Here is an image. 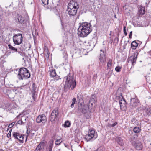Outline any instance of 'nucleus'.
<instances>
[{
  "label": "nucleus",
  "mask_w": 151,
  "mask_h": 151,
  "mask_svg": "<svg viewBox=\"0 0 151 151\" xmlns=\"http://www.w3.org/2000/svg\"><path fill=\"white\" fill-rule=\"evenodd\" d=\"M92 31L91 25L87 22L81 24L78 29V34L81 37L87 36Z\"/></svg>",
  "instance_id": "f257e3e1"
},
{
  "label": "nucleus",
  "mask_w": 151,
  "mask_h": 151,
  "mask_svg": "<svg viewBox=\"0 0 151 151\" xmlns=\"http://www.w3.org/2000/svg\"><path fill=\"white\" fill-rule=\"evenodd\" d=\"M79 7V6L77 3L73 0L70 2V3L68 4L67 12L70 18H73L76 17L77 9Z\"/></svg>",
  "instance_id": "f03ea898"
},
{
  "label": "nucleus",
  "mask_w": 151,
  "mask_h": 151,
  "mask_svg": "<svg viewBox=\"0 0 151 151\" xmlns=\"http://www.w3.org/2000/svg\"><path fill=\"white\" fill-rule=\"evenodd\" d=\"M64 78L66 80L64 87L65 89L67 90L71 88V90H73L76 87V81L72 74L69 73Z\"/></svg>",
  "instance_id": "7ed1b4c3"
},
{
  "label": "nucleus",
  "mask_w": 151,
  "mask_h": 151,
  "mask_svg": "<svg viewBox=\"0 0 151 151\" xmlns=\"http://www.w3.org/2000/svg\"><path fill=\"white\" fill-rule=\"evenodd\" d=\"M30 75L29 70L26 68H20L18 71L17 77L19 80L26 79L30 78Z\"/></svg>",
  "instance_id": "20e7f679"
},
{
  "label": "nucleus",
  "mask_w": 151,
  "mask_h": 151,
  "mask_svg": "<svg viewBox=\"0 0 151 151\" xmlns=\"http://www.w3.org/2000/svg\"><path fill=\"white\" fill-rule=\"evenodd\" d=\"M59 116V109L56 108L53 110L50 116V120L51 122L54 123L58 120Z\"/></svg>",
  "instance_id": "39448f33"
},
{
  "label": "nucleus",
  "mask_w": 151,
  "mask_h": 151,
  "mask_svg": "<svg viewBox=\"0 0 151 151\" xmlns=\"http://www.w3.org/2000/svg\"><path fill=\"white\" fill-rule=\"evenodd\" d=\"M97 137V134L95 133L94 129H89L88 134L85 135V139L88 142L92 138L96 139Z\"/></svg>",
  "instance_id": "423d86ee"
},
{
  "label": "nucleus",
  "mask_w": 151,
  "mask_h": 151,
  "mask_svg": "<svg viewBox=\"0 0 151 151\" xmlns=\"http://www.w3.org/2000/svg\"><path fill=\"white\" fill-rule=\"evenodd\" d=\"M13 40L15 44L20 45L22 43L23 41L22 35L21 33L14 34L13 37Z\"/></svg>",
  "instance_id": "0eeeda50"
},
{
  "label": "nucleus",
  "mask_w": 151,
  "mask_h": 151,
  "mask_svg": "<svg viewBox=\"0 0 151 151\" xmlns=\"http://www.w3.org/2000/svg\"><path fill=\"white\" fill-rule=\"evenodd\" d=\"M138 53L137 52H135L134 53V55L130 56L128 59V63L131 64L132 66L134 67V65L136 63L137 59V58Z\"/></svg>",
  "instance_id": "6e6552de"
},
{
  "label": "nucleus",
  "mask_w": 151,
  "mask_h": 151,
  "mask_svg": "<svg viewBox=\"0 0 151 151\" xmlns=\"http://www.w3.org/2000/svg\"><path fill=\"white\" fill-rule=\"evenodd\" d=\"M36 121L37 123L44 124L47 122V118L44 114L39 115L36 118Z\"/></svg>",
  "instance_id": "1a4fd4ad"
},
{
  "label": "nucleus",
  "mask_w": 151,
  "mask_h": 151,
  "mask_svg": "<svg viewBox=\"0 0 151 151\" xmlns=\"http://www.w3.org/2000/svg\"><path fill=\"white\" fill-rule=\"evenodd\" d=\"M118 97L121 108H122V107L125 106L126 102L124 99L123 97L122 94H121Z\"/></svg>",
  "instance_id": "9d476101"
},
{
  "label": "nucleus",
  "mask_w": 151,
  "mask_h": 151,
  "mask_svg": "<svg viewBox=\"0 0 151 151\" xmlns=\"http://www.w3.org/2000/svg\"><path fill=\"white\" fill-rule=\"evenodd\" d=\"M99 60L100 62L102 63H104L106 60V56L105 52L102 50H100V57Z\"/></svg>",
  "instance_id": "9b49d317"
},
{
  "label": "nucleus",
  "mask_w": 151,
  "mask_h": 151,
  "mask_svg": "<svg viewBox=\"0 0 151 151\" xmlns=\"http://www.w3.org/2000/svg\"><path fill=\"white\" fill-rule=\"evenodd\" d=\"M15 20L16 22L21 24H23L25 20L24 17L19 15H17Z\"/></svg>",
  "instance_id": "f8f14e48"
},
{
  "label": "nucleus",
  "mask_w": 151,
  "mask_h": 151,
  "mask_svg": "<svg viewBox=\"0 0 151 151\" xmlns=\"http://www.w3.org/2000/svg\"><path fill=\"white\" fill-rule=\"evenodd\" d=\"M45 145L44 142H40L37 146L34 151H43Z\"/></svg>",
  "instance_id": "ddd939ff"
},
{
  "label": "nucleus",
  "mask_w": 151,
  "mask_h": 151,
  "mask_svg": "<svg viewBox=\"0 0 151 151\" xmlns=\"http://www.w3.org/2000/svg\"><path fill=\"white\" fill-rule=\"evenodd\" d=\"M132 145L137 150H139L142 148V145L140 143L134 142L132 144Z\"/></svg>",
  "instance_id": "4468645a"
},
{
  "label": "nucleus",
  "mask_w": 151,
  "mask_h": 151,
  "mask_svg": "<svg viewBox=\"0 0 151 151\" xmlns=\"http://www.w3.org/2000/svg\"><path fill=\"white\" fill-rule=\"evenodd\" d=\"M138 100L135 98H131L130 100V105L133 107H135L137 106Z\"/></svg>",
  "instance_id": "2eb2a0df"
},
{
  "label": "nucleus",
  "mask_w": 151,
  "mask_h": 151,
  "mask_svg": "<svg viewBox=\"0 0 151 151\" xmlns=\"http://www.w3.org/2000/svg\"><path fill=\"white\" fill-rule=\"evenodd\" d=\"M116 141L120 146H123L124 144V141L121 137H117L115 139Z\"/></svg>",
  "instance_id": "dca6fc26"
},
{
  "label": "nucleus",
  "mask_w": 151,
  "mask_h": 151,
  "mask_svg": "<svg viewBox=\"0 0 151 151\" xmlns=\"http://www.w3.org/2000/svg\"><path fill=\"white\" fill-rule=\"evenodd\" d=\"M53 141L52 140L50 141L49 146L46 149V151H52L53 147Z\"/></svg>",
  "instance_id": "f3484780"
},
{
  "label": "nucleus",
  "mask_w": 151,
  "mask_h": 151,
  "mask_svg": "<svg viewBox=\"0 0 151 151\" xmlns=\"http://www.w3.org/2000/svg\"><path fill=\"white\" fill-rule=\"evenodd\" d=\"M145 7L140 6L139 9V14L143 15L145 14Z\"/></svg>",
  "instance_id": "a211bd4d"
},
{
  "label": "nucleus",
  "mask_w": 151,
  "mask_h": 151,
  "mask_svg": "<svg viewBox=\"0 0 151 151\" xmlns=\"http://www.w3.org/2000/svg\"><path fill=\"white\" fill-rule=\"evenodd\" d=\"M21 134L20 133L16 132H14L12 133V136L13 137L15 138V139L18 140L19 139V137H21Z\"/></svg>",
  "instance_id": "6ab92c4d"
},
{
  "label": "nucleus",
  "mask_w": 151,
  "mask_h": 151,
  "mask_svg": "<svg viewBox=\"0 0 151 151\" xmlns=\"http://www.w3.org/2000/svg\"><path fill=\"white\" fill-rule=\"evenodd\" d=\"M49 72L50 76L52 77H54L56 75L55 70V69H51L49 71Z\"/></svg>",
  "instance_id": "aec40b11"
},
{
  "label": "nucleus",
  "mask_w": 151,
  "mask_h": 151,
  "mask_svg": "<svg viewBox=\"0 0 151 151\" xmlns=\"http://www.w3.org/2000/svg\"><path fill=\"white\" fill-rule=\"evenodd\" d=\"M138 45V43L135 41H134L131 43V47L132 49H135Z\"/></svg>",
  "instance_id": "412c9836"
},
{
  "label": "nucleus",
  "mask_w": 151,
  "mask_h": 151,
  "mask_svg": "<svg viewBox=\"0 0 151 151\" xmlns=\"http://www.w3.org/2000/svg\"><path fill=\"white\" fill-rule=\"evenodd\" d=\"M136 135H134L133 136H132L130 137V141L132 144V143L134 142H135L136 140Z\"/></svg>",
  "instance_id": "4be33fe9"
},
{
  "label": "nucleus",
  "mask_w": 151,
  "mask_h": 151,
  "mask_svg": "<svg viewBox=\"0 0 151 151\" xmlns=\"http://www.w3.org/2000/svg\"><path fill=\"white\" fill-rule=\"evenodd\" d=\"M83 95L81 92L79 93L77 95V99L79 101H81L82 99Z\"/></svg>",
  "instance_id": "5701e85b"
},
{
  "label": "nucleus",
  "mask_w": 151,
  "mask_h": 151,
  "mask_svg": "<svg viewBox=\"0 0 151 151\" xmlns=\"http://www.w3.org/2000/svg\"><path fill=\"white\" fill-rule=\"evenodd\" d=\"M141 130V129L139 127H134L133 129L134 132L136 133H139Z\"/></svg>",
  "instance_id": "b1692460"
},
{
  "label": "nucleus",
  "mask_w": 151,
  "mask_h": 151,
  "mask_svg": "<svg viewBox=\"0 0 151 151\" xmlns=\"http://www.w3.org/2000/svg\"><path fill=\"white\" fill-rule=\"evenodd\" d=\"M56 140L55 141V144L56 145H59L62 142V138L58 139H56Z\"/></svg>",
  "instance_id": "393cba45"
},
{
  "label": "nucleus",
  "mask_w": 151,
  "mask_h": 151,
  "mask_svg": "<svg viewBox=\"0 0 151 151\" xmlns=\"http://www.w3.org/2000/svg\"><path fill=\"white\" fill-rule=\"evenodd\" d=\"M24 135H22V134H21V137H19V139L18 140L20 141V142L23 143V142L24 141Z\"/></svg>",
  "instance_id": "a878e982"
},
{
  "label": "nucleus",
  "mask_w": 151,
  "mask_h": 151,
  "mask_svg": "<svg viewBox=\"0 0 151 151\" xmlns=\"http://www.w3.org/2000/svg\"><path fill=\"white\" fill-rule=\"evenodd\" d=\"M146 79L147 81L149 83H151V76H146Z\"/></svg>",
  "instance_id": "bb28decb"
},
{
  "label": "nucleus",
  "mask_w": 151,
  "mask_h": 151,
  "mask_svg": "<svg viewBox=\"0 0 151 151\" xmlns=\"http://www.w3.org/2000/svg\"><path fill=\"white\" fill-rule=\"evenodd\" d=\"M32 97L34 101H35L37 98V95L36 94V92H32Z\"/></svg>",
  "instance_id": "cd10ccee"
},
{
  "label": "nucleus",
  "mask_w": 151,
  "mask_h": 151,
  "mask_svg": "<svg viewBox=\"0 0 151 151\" xmlns=\"http://www.w3.org/2000/svg\"><path fill=\"white\" fill-rule=\"evenodd\" d=\"M64 127H69L70 125V123L68 121H66L64 125Z\"/></svg>",
  "instance_id": "c85d7f7f"
},
{
  "label": "nucleus",
  "mask_w": 151,
  "mask_h": 151,
  "mask_svg": "<svg viewBox=\"0 0 151 151\" xmlns=\"http://www.w3.org/2000/svg\"><path fill=\"white\" fill-rule=\"evenodd\" d=\"M8 47L9 49H11L12 50L14 51V52H17V48L14 47L13 46L11 45H8Z\"/></svg>",
  "instance_id": "c756f323"
},
{
  "label": "nucleus",
  "mask_w": 151,
  "mask_h": 151,
  "mask_svg": "<svg viewBox=\"0 0 151 151\" xmlns=\"http://www.w3.org/2000/svg\"><path fill=\"white\" fill-rule=\"evenodd\" d=\"M112 60L110 59L109 60L107 64V66L108 68H109L112 65Z\"/></svg>",
  "instance_id": "7c9ffc66"
},
{
  "label": "nucleus",
  "mask_w": 151,
  "mask_h": 151,
  "mask_svg": "<svg viewBox=\"0 0 151 151\" xmlns=\"http://www.w3.org/2000/svg\"><path fill=\"white\" fill-rule=\"evenodd\" d=\"M105 150L104 148L102 147H99L96 150L94 151H104Z\"/></svg>",
  "instance_id": "2f4dec72"
},
{
  "label": "nucleus",
  "mask_w": 151,
  "mask_h": 151,
  "mask_svg": "<svg viewBox=\"0 0 151 151\" xmlns=\"http://www.w3.org/2000/svg\"><path fill=\"white\" fill-rule=\"evenodd\" d=\"M93 97H95V96L94 95H92L91 96V99L89 101V103H90L92 102H95V99H94V98H93Z\"/></svg>",
  "instance_id": "473e14b6"
},
{
  "label": "nucleus",
  "mask_w": 151,
  "mask_h": 151,
  "mask_svg": "<svg viewBox=\"0 0 151 151\" xmlns=\"http://www.w3.org/2000/svg\"><path fill=\"white\" fill-rule=\"evenodd\" d=\"M32 92H36L35 90L36 89V87L35 83H33L32 85Z\"/></svg>",
  "instance_id": "72a5a7b5"
},
{
  "label": "nucleus",
  "mask_w": 151,
  "mask_h": 151,
  "mask_svg": "<svg viewBox=\"0 0 151 151\" xmlns=\"http://www.w3.org/2000/svg\"><path fill=\"white\" fill-rule=\"evenodd\" d=\"M42 3L44 5H46L48 4L49 0H41Z\"/></svg>",
  "instance_id": "f704fd0d"
},
{
  "label": "nucleus",
  "mask_w": 151,
  "mask_h": 151,
  "mask_svg": "<svg viewBox=\"0 0 151 151\" xmlns=\"http://www.w3.org/2000/svg\"><path fill=\"white\" fill-rule=\"evenodd\" d=\"M131 122L133 124H137V123L138 122L136 120L135 118H132L131 120Z\"/></svg>",
  "instance_id": "c9c22d12"
},
{
  "label": "nucleus",
  "mask_w": 151,
  "mask_h": 151,
  "mask_svg": "<svg viewBox=\"0 0 151 151\" xmlns=\"http://www.w3.org/2000/svg\"><path fill=\"white\" fill-rule=\"evenodd\" d=\"M121 67L120 66H117L115 68V70L117 72H119L120 71V70Z\"/></svg>",
  "instance_id": "e433bc0d"
},
{
  "label": "nucleus",
  "mask_w": 151,
  "mask_h": 151,
  "mask_svg": "<svg viewBox=\"0 0 151 151\" xmlns=\"http://www.w3.org/2000/svg\"><path fill=\"white\" fill-rule=\"evenodd\" d=\"M146 112L148 114H151V107H150L147 109Z\"/></svg>",
  "instance_id": "4c0bfd02"
},
{
  "label": "nucleus",
  "mask_w": 151,
  "mask_h": 151,
  "mask_svg": "<svg viewBox=\"0 0 151 151\" xmlns=\"http://www.w3.org/2000/svg\"><path fill=\"white\" fill-rule=\"evenodd\" d=\"M55 77L54 80L55 81H58L60 79V77L56 75Z\"/></svg>",
  "instance_id": "58836bf2"
},
{
  "label": "nucleus",
  "mask_w": 151,
  "mask_h": 151,
  "mask_svg": "<svg viewBox=\"0 0 151 151\" xmlns=\"http://www.w3.org/2000/svg\"><path fill=\"white\" fill-rule=\"evenodd\" d=\"M46 54H45V55L47 58H48L49 57V53L48 50L46 51Z\"/></svg>",
  "instance_id": "ea45409f"
},
{
  "label": "nucleus",
  "mask_w": 151,
  "mask_h": 151,
  "mask_svg": "<svg viewBox=\"0 0 151 151\" xmlns=\"http://www.w3.org/2000/svg\"><path fill=\"white\" fill-rule=\"evenodd\" d=\"M126 27L125 26H124V33L125 36H126L127 35V33L126 32Z\"/></svg>",
  "instance_id": "a19ab883"
},
{
  "label": "nucleus",
  "mask_w": 151,
  "mask_h": 151,
  "mask_svg": "<svg viewBox=\"0 0 151 151\" xmlns=\"http://www.w3.org/2000/svg\"><path fill=\"white\" fill-rule=\"evenodd\" d=\"M23 122L22 121V120H19L18 121L17 123V124H22Z\"/></svg>",
  "instance_id": "79ce46f5"
},
{
  "label": "nucleus",
  "mask_w": 151,
  "mask_h": 151,
  "mask_svg": "<svg viewBox=\"0 0 151 151\" xmlns=\"http://www.w3.org/2000/svg\"><path fill=\"white\" fill-rule=\"evenodd\" d=\"M26 133L27 134V135L26 136V139H25V142H26V141H27V137L29 135V132H28V129H27V131H26Z\"/></svg>",
  "instance_id": "37998d69"
},
{
  "label": "nucleus",
  "mask_w": 151,
  "mask_h": 151,
  "mask_svg": "<svg viewBox=\"0 0 151 151\" xmlns=\"http://www.w3.org/2000/svg\"><path fill=\"white\" fill-rule=\"evenodd\" d=\"M81 111L83 113H85L86 112V111L85 109L84 108H83L82 110Z\"/></svg>",
  "instance_id": "c03bdc74"
},
{
  "label": "nucleus",
  "mask_w": 151,
  "mask_h": 151,
  "mask_svg": "<svg viewBox=\"0 0 151 151\" xmlns=\"http://www.w3.org/2000/svg\"><path fill=\"white\" fill-rule=\"evenodd\" d=\"M34 133H32L30 132H29V135H31V136H33L34 135Z\"/></svg>",
  "instance_id": "a18cd8bd"
},
{
  "label": "nucleus",
  "mask_w": 151,
  "mask_h": 151,
  "mask_svg": "<svg viewBox=\"0 0 151 151\" xmlns=\"http://www.w3.org/2000/svg\"><path fill=\"white\" fill-rule=\"evenodd\" d=\"M117 124V122H115L114 123L112 124L111 126L112 127H114L115 126H116Z\"/></svg>",
  "instance_id": "49530a36"
},
{
  "label": "nucleus",
  "mask_w": 151,
  "mask_h": 151,
  "mask_svg": "<svg viewBox=\"0 0 151 151\" xmlns=\"http://www.w3.org/2000/svg\"><path fill=\"white\" fill-rule=\"evenodd\" d=\"M132 32L131 31L130 32V34H129V38H131V37H132Z\"/></svg>",
  "instance_id": "de8ad7c7"
},
{
  "label": "nucleus",
  "mask_w": 151,
  "mask_h": 151,
  "mask_svg": "<svg viewBox=\"0 0 151 151\" xmlns=\"http://www.w3.org/2000/svg\"><path fill=\"white\" fill-rule=\"evenodd\" d=\"M7 136L8 138L10 137L11 136V134H10V133H8L7 135Z\"/></svg>",
  "instance_id": "09e8293b"
},
{
  "label": "nucleus",
  "mask_w": 151,
  "mask_h": 151,
  "mask_svg": "<svg viewBox=\"0 0 151 151\" xmlns=\"http://www.w3.org/2000/svg\"><path fill=\"white\" fill-rule=\"evenodd\" d=\"M114 41H117V42H118V41H119V39L117 37H116L115 38V39H114Z\"/></svg>",
  "instance_id": "8fccbe9b"
},
{
  "label": "nucleus",
  "mask_w": 151,
  "mask_h": 151,
  "mask_svg": "<svg viewBox=\"0 0 151 151\" xmlns=\"http://www.w3.org/2000/svg\"><path fill=\"white\" fill-rule=\"evenodd\" d=\"M73 101L76 102V99L75 98H73L72 99Z\"/></svg>",
  "instance_id": "3c124183"
},
{
  "label": "nucleus",
  "mask_w": 151,
  "mask_h": 151,
  "mask_svg": "<svg viewBox=\"0 0 151 151\" xmlns=\"http://www.w3.org/2000/svg\"><path fill=\"white\" fill-rule=\"evenodd\" d=\"M13 126V124H12V123H11V124H9V128H11Z\"/></svg>",
  "instance_id": "603ef678"
},
{
  "label": "nucleus",
  "mask_w": 151,
  "mask_h": 151,
  "mask_svg": "<svg viewBox=\"0 0 151 151\" xmlns=\"http://www.w3.org/2000/svg\"><path fill=\"white\" fill-rule=\"evenodd\" d=\"M70 107L72 108H73L74 107V104L72 103Z\"/></svg>",
  "instance_id": "864d4df0"
},
{
  "label": "nucleus",
  "mask_w": 151,
  "mask_h": 151,
  "mask_svg": "<svg viewBox=\"0 0 151 151\" xmlns=\"http://www.w3.org/2000/svg\"><path fill=\"white\" fill-rule=\"evenodd\" d=\"M22 47H23L24 49H25L26 48V47L25 45H24V46Z\"/></svg>",
  "instance_id": "5fc2aeb1"
},
{
  "label": "nucleus",
  "mask_w": 151,
  "mask_h": 151,
  "mask_svg": "<svg viewBox=\"0 0 151 151\" xmlns=\"http://www.w3.org/2000/svg\"><path fill=\"white\" fill-rule=\"evenodd\" d=\"M10 86L11 88H13V85H11Z\"/></svg>",
  "instance_id": "6e6d98bb"
},
{
  "label": "nucleus",
  "mask_w": 151,
  "mask_h": 151,
  "mask_svg": "<svg viewBox=\"0 0 151 151\" xmlns=\"http://www.w3.org/2000/svg\"><path fill=\"white\" fill-rule=\"evenodd\" d=\"M12 129H10V131H9V133H10V134H11V131H12Z\"/></svg>",
  "instance_id": "4d7b16f0"
},
{
  "label": "nucleus",
  "mask_w": 151,
  "mask_h": 151,
  "mask_svg": "<svg viewBox=\"0 0 151 151\" xmlns=\"http://www.w3.org/2000/svg\"><path fill=\"white\" fill-rule=\"evenodd\" d=\"M75 103H76V102H75L73 101L72 103L73 104H75Z\"/></svg>",
  "instance_id": "13d9d810"
},
{
  "label": "nucleus",
  "mask_w": 151,
  "mask_h": 151,
  "mask_svg": "<svg viewBox=\"0 0 151 151\" xmlns=\"http://www.w3.org/2000/svg\"><path fill=\"white\" fill-rule=\"evenodd\" d=\"M75 103H76V102H75L73 101L72 103L73 104H75Z\"/></svg>",
  "instance_id": "bf43d9fd"
},
{
  "label": "nucleus",
  "mask_w": 151,
  "mask_h": 151,
  "mask_svg": "<svg viewBox=\"0 0 151 151\" xmlns=\"http://www.w3.org/2000/svg\"><path fill=\"white\" fill-rule=\"evenodd\" d=\"M0 151H4L2 149H1V150H0Z\"/></svg>",
  "instance_id": "052dcab7"
},
{
  "label": "nucleus",
  "mask_w": 151,
  "mask_h": 151,
  "mask_svg": "<svg viewBox=\"0 0 151 151\" xmlns=\"http://www.w3.org/2000/svg\"><path fill=\"white\" fill-rule=\"evenodd\" d=\"M65 146L66 147H67V145H65Z\"/></svg>",
  "instance_id": "680f3d73"
},
{
  "label": "nucleus",
  "mask_w": 151,
  "mask_h": 151,
  "mask_svg": "<svg viewBox=\"0 0 151 151\" xmlns=\"http://www.w3.org/2000/svg\"><path fill=\"white\" fill-rule=\"evenodd\" d=\"M124 44L125 45H127V43H125Z\"/></svg>",
  "instance_id": "e2e57ef3"
},
{
  "label": "nucleus",
  "mask_w": 151,
  "mask_h": 151,
  "mask_svg": "<svg viewBox=\"0 0 151 151\" xmlns=\"http://www.w3.org/2000/svg\"><path fill=\"white\" fill-rule=\"evenodd\" d=\"M91 105H93V104H92V103H91Z\"/></svg>",
  "instance_id": "0e129e2a"
},
{
  "label": "nucleus",
  "mask_w": 151,
  "mask_h": 151,
  "mask_svg": "<svg viewBox=\"0 0 151 151\" xmlns=\"http://www.w3.org/2000/svg\"><path fill=\"white\" fill-rule=\"evenodd\" d=\"M19 53H20V54H21V53H20V52H19ZM20 55H21V54H20Z\"/></svg>",
  "instance_id": "69168bd1"
},
{
  "label": "nucleus",
  "mask_w": 151,
  "mask_h": 151,
  "mask_svg": "<svg viewBox=\"0 0 151 151\" xmlns=\"http://www.w3.org/2000/svg\"><path fill=\"white\" fill-rule=\"evenodd\" d=\"M93 98H95V97H93Z\"/></svg>",
  "instance_id": "338daca9"
},
{
  "label": "nucleus",
  "mask_w": 151,
  "mask_h": 151,
  "mask_svg": "<svg viewBox=\"0 0 151 151\" xmlns=\"http://www.w3.org/2000/svg\"><path fill=\"white\" fill-rule=\"evenodd\" d=\"M60 47H61V45H60Z\"/></svg>",
  "instance_id": "774afa93"
}]
</instances>
